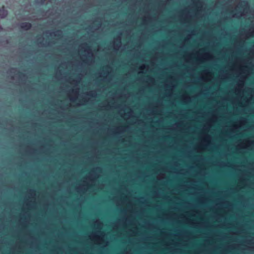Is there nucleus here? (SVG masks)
<instances>
[{
	"instance_id": "obj_1",
	"label": "nucleus",
	"mask_w": 254,
	"mask_h": 254,
	"mask_svg": "<svg viewBox=\"0 0 254 254\" xmlns=\"http://www.w3.org/2000/svg\"><path fill=\"white\" fill-rule=\"evenodd\" d=\"M32 25L29 22H22L20 24L21 29L24 30H28L31 29Z\"/></svg>"
},
{
	"instance_id": "obj_3",
	"label": "nucleus",
	"mask_w": 254,
	"mask_h": 254,
	"mask_svg": "<svg viewBox=\"0 0 254 254\" xmlns=\"http://www.w3.org/2000/svg\"><path fill=\"white\" fill-rule=\"evenodd\" d=\"M242 2L244 4V6H248V2L247 1L245 0V1H243Z\"/></svg>"
},
{
	"instance_id": "obj_2",
	"label": "nucleus",
	"mask_w": 254,
	"mask_h": 254,
	"mask_svg": "<svg viewBox=\"0 0 254 254\" xmlns=\"http://www.w3.org/2000/svg\"><path fill=\"white\" fill-rule=\"evenodd\" d=\"M7 15V12L4 9V6H2V7L0 8V17L1 18H5Z\"/></svg>"
},
{
	"instance_id": "obj_4",
	"label": "nucleus",
	"mask_w": 254,
	"mask_h": 254,
	"mask_svg": "<svg viewBox=\"0 0 254 254\" xmlns=\"http://www.w3.org/2000/svg\"><path fill=\"white\" fill-rule=\"evenodd\" d=\"M19 74H20V76H23V77L25 76V75L22 72H19Z\"/></svg>"
},
{
	"instance_id": "obj_5",
	"label": "nucleus",
	"mask_w": 254,
	"mask_h": 254,
	"mask_svg": "<svg viewBox=\"0 0 254 254\" xmlns=\"http://www.w3.org/2000/svg\"><path fill=\"white\" fill-rule=\"evenodd\" d=\"M46 0H40V2L43 3H44Z\"/></svg>"
}]
</instances>
